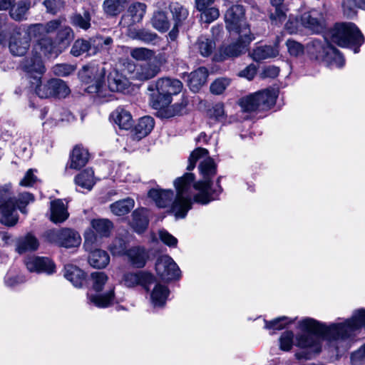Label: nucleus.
Listing matches in <instances>:
<instances>
[{
  "label": "nucleus",
  "instance_id": "obj_1",
  "mask_svg": "<svg viewBox=\"0 0 365 365\" xmlns=\"http://www.w3.org/2000/svg\"><path fill=\"white\" fill-rule=\"evenodd\" d=\"M209 152L203 148H197L190 155L188 158L187 170H192L197 160L206 157L199 165L200 173L202 179L194 182L195 175L192 173H185L183 176L174 181L176 189V197L173 202L171 210L177 218H184L187 212L192 208V192L193 187L199 192L194 195L195 202L207 205L212 200L217 199L222 189L220 185L219 177L215 186L213 187L212 178L217 173V165L214 160L208 156Z\"/></svg>",
  "mask_w": 365,
  "mask_h": 365
},
{
  "label": "nucleus",
  "instance_id": "obj_2",
  "mask_svg": "<svg viewBox=\"0 0 365 365\" xmlns=\"http://www.w3.org/2000/svg\"><path fill=\"white\" fill-rule=\"evenodd\" d=\"M361 327H365V309L354 312L350 319L344 322L333 323L329 326L312 318H304L299 322L298 328L302 331L296 336L295 345L301 349H311L315 352L321 350V340L325 339L336 351L341 341L350 338Z\"/></svg>",
  "mask_w": 365,
  "mask_h": 365
},
{
  "label": "nucleus",
  "instance_id": "obj_3",
  "mask_svg": "<svg viewBox=\"0 0 365 365\" xmlns=\"http://www.w3.org/2000/svg\"><path fill=\"white\" fill-rule=\"evenodd\" d=\"M182 88L180 81L170 78H159L148 86L149 103L153 108L160 110L166 108L172 102V96L178 94Z\"/></svg>",
  "mask_w": 365,
  "mask_h": 365
},
{
  "label": "nucleus",
  "instance_id": "obj_4",
  "mask_svg": "<svg viewBox=\"0 0 365 365\" xmlns=\"http://www.w3.org/2000/svg\"><path fill=\"white\" fill-rule=\"evenodd\" d=\"M305 49L311 58L323 61L329 66L341 68L344 65L345 60L342 54L325 38L311 39Z\"/></svg>",
  "mask_w": 365,
  "mask_h": 365
},
{
  "label": "nucleus",
  "instance_id": "obj_5",
  "mask_svg": "<svg viewBox=\"0 0 365 365\" xmlns=\"http://www.w3.org/2000/svg\"><path fill=\"white\" fill-rule=\"evenodd\" d=\"M34 200V195L30 192H22L16 199L11 197L8 188L4 191V201L0 204L1 222L7 226H14L18 221L16 208L22 213L26 214V207Z\"/></svg>",
  "mask_w": 365,
  "mask_h": 365
},
{
  "label": "nucleus",
  "instance_id": "obj_6",
  "mask_svg": "<svg viewBox=\"0 0 365 365\" xmlns=\"http://www.w3.org/2000/svg\"><path fill=\"white\" fill-rule=\"evenodd\" d=\"M331 41L341 47H353L354 53L359 52L364 38L356 26L352 23L336 24L331 33Z\"/></svg>",
  "mask_w": 365,
  "mask_h": 365
},
{
  "label": "nucleus",
  "instance_id": "obj_7",
  "mask_svg": "<svg viewBox=\"0 0 365 365\" xmlns=\"http://www.w3.org/2000/svg\"><path fill=\"white\" fill-rule=\"evenodd\" d=\"M277 96V90L267 88L242 98L239 105L244 112L265 110L275 104Z\"/></svg>",
  "mask_w": 365,
  "mask_h": 365
},
{
  "label": "nucleus",
  "instance_id": "obj_8",
  "mask_svg": "<svg viewBox=\"0 0 365 365\" xmlns=\"http://www.w3.org/2000/svg\"><path fill=\"white\" fill-rule=\"evenodd\" d=\"M106 75L105 68L102 66L90 64L85 66L80 73L81 81L89 86L86 91L91 93L100 92Z\"/></svg>",
  "mask_w": 365,
  "mask_h": 365
},
{
  "label": "nucleus",
  "instance_id": "obj_9",
  "mask_svg": "<svg viewBox=\"0 0 365 365\" xmlns=\"http://www.w3.org/2000/svg\"><path fill=\"white\" fill-rule=\"evenodd\" d=\"M91 225L93 230L86 231L84 234L86 249L92 245H98L99 238L109 237L113 227V222L105 218L93 219Z\"/></svg>",
  "mask_w": 365,
  "mask_h": 365
},
{
  "label": "nucleus",
  "instance_id": "obj_10",
  "mask_svg": "<svg viewBox=\"0 0 365 365\" xmlns=\"http://www.w3.org/2000/svg\"><path fill=\"white\" fill-rule=\"evenodd\" d=\"M245 10L243 6L240 4L232 5L225 14L226 28L230 31H234L238 34H251L250 29L245 23Z\"/></svg>",
  "mask_w": 365,
  "mask_h": 365
},
{
  "label": "nucleus",
  "instance_id": "obj_11",
  "mask_svg": "<svg viewBox=\"0 0 365 365\" xmlns=\"http://www.w3.org/2000/svg\"><path fill=\"white\" fill-rule=\"evenodd\" d=\"M36 93L41 98H47L50 97L65 98L69 93L70 89L66 83L57 78H53L45 83L41 81L36 83Z\"/></svg>",
  "mask_w": 365,
  "mask_h": 365
},
{
  "label": "nucleus",
  "instance_id": "obj_12",
  "mask_svg": "<svg viewBox=\"0 0 365 365\" xmlns=\"http://www.w3.org/2000/svg\"><path fill=\"white\" fill-rule=\"evenodd\" d=\"M254 39L253 35L245 32L239 34L237 41L220 48L215 60L222 61L227 58L238 57L244 53L249 43Z\"/></svg>",
  "mask_w": 365,
  "mask_h": 365
},
{
  "label": "nucleus",
  "instance_id": "obj_13",
  "mask_svg": "<svg viewBox=\"0 0 365 365\" xmlns=\"http://www.w3.org/2000/svg\"><path fill=\"white\" fill-rule=\"evenodd\" d=\"M46 237L51 242L66 248L77 247L81 241L79 234L69 228L49 230Z\"/></svg>",
  "mask_w": 365,
  "mask_h": 365
},
{
  "label": "nucleus",
  "instance_id": "obj_14",
  "mask_svg": "<svg viewBox=\"0 0 365 365\" xmlns=\"http://www.w3.org/2000/svg\"><path fill=\"white\" fill-rule=\"evenodd\" d=\"M155 270L163 281L178 279L180 277V270L178 264L168 255L161 256L157 259Z\"/></svg>",
  "mask_w": 365,
  "mask_h": 365
},
{
  "label": "nucleus",
  "instance_id": "obj_15",
  "mask_svg": "<svg viewBox=\"0 0 365 365\" xmlns=\"http://www.w3.org/2000/svg\"><path fill=\"white\" fill-rule=\"evenodd\" d=\"M301 24L303 28L313 34H320L327 28L324 14L318 9H311L301 15Z\"/></svg>",
  "mask_w": 365,
  "mask_h": 365
},
{
  "label": "nucleus",
  "instance_id": "obj_16",
  "mask_svg": "<svg viewBox=\"0 0 365 365\" xmlns=\"http://www.w3.org/2000/svg\"><path fill=\"white\" fill-rule=\"evenodd\" d=\"M155 282V277L146 272H126L123 274L121 283L128 288L138 285L142 286L146 291L149 290L150 285Z\"/></svg>",
  "mask_w": 365,
  "mask_h": 365
},
{
  "label": "nucleus",
  "instance_id": "obj_17",
  "mask_svg": "<svg viewBox=\"0 0 365 365\" xmlns=\"http://www.w3.org/2000/svg\"><path fill=\"white\" fill-rule=\"evenodd\" d=\"M216 0H195V8L200 12L201 22L210 24L220 16V10L215 6Z\"/></svg>",
  "mask_w": 365,
  "mask_h": 365
},
{
  "label": "nucleus",
  "instance_id": "obj_18",
  "mask_svg": "<svg viewBox=\"0 0 365 365\" xmlns=\"http://www.w3.org/2000/svg\"><path fill=\"white\" fill-rule=\"evenodd\" d=\"M22 69L33 76L35 82H31L33 84L38 83L41 81V75L45 72V66L41 60L40 55L33 53V56L26 58L21 63Z\"/></svg>",
  "mask_w": 365,
  "mask_h": 365
},
{
  "label": "nucleus",
  "instance_id": "obj_19",
  "mask_svg": "<svg viewBox=\"0 0 365 365\" xmlns=\"http://www.w3.org/2000/svg\"><path fill=\"white\" fill-rule=\"evenodd\" d=\"M25 264L29 272H45L51 274L55 272V265L48 257H29L25 259Z\"/></svg>",
  "mask_w": 365,
  "mask_h": 365
},
{
  "label": "nucleus",
  "instance_id": "obj_20",
  "mask_svg": "<svg viewBox=\"0 0 365 365\" xmlns=\"http://www.w3.org/2000/svg\"><path fill=\"white\" fill-rule=\"evenodd\" d=\"M30 47L28 35L16 32L14 34L9 41V50L14 56H22Z\"/></svg>",
  "mask_w": 365,
  "mask_h": 365
},
{
  "label": "nucleus",
  "instance_id": "obj_21",
  "mask_svg": "<svg viewBox=\"0 0 365 365\" xmlns=\"http://www.w3.org/2000/svg\"><path fill=\"white\" fill-rule=\"evenodd\" d=\"M33 53H36L37 55L44 56H57L59 50L57 48L56 43L49 37H43L38 40L36 44L34 47Z\"/></svg>",
  "mask_w": 365,
  "mask_h": 365
},
{
  "label": "nucleus",
  "instance_id": "obj_22",
  "mask_svg": "<svg viewBox=\"0 0 365 365\" xmlns=\"http://www.w3.org/2000/svg\"><path fill=\"white\" fill-rule=\"evenodd\" d=\"M160 71V66L154 62H147L137 66L135 78L139 81H148L155 77Z\"/></svg>",
  "mask_w": 365,
  "mask_h": 365
},
{
  "label": "nucleus",
  "instance_id": "obj_23",
  "mask_svg": "<svg viewBox=\"0 0 365 365\" xmlns=\"http://www.w3.org/2000/svg\"><path fill=\"white\" fill-rule=\"evenodd\" d=\"M95 246L92 245L88 249H86L90 252L88 262L94 268L103 269L108 264L110 257L107 252L104 250L100 249L93 250Z\"/></svg>",
  "mask_w": 365,
  "mask_h": 365
},
{
  "label": "nucleus",
  "instance_id": "obj_24",
  "mask_svg": "<svg viewBox=\"0 0 365 365\" xmlns=\"http://www.w3.org/2000/svg\"><path fill=\"white\" fill-rule=\"evenodd\" d=\"M148 195L158 207L163 208L170 205L174 197V192L171 190L153 188L149 190Z\"/></svg>",
  "mask_w": 365,
  "mask_h": 365
},
{
  "label": "nucleus",
  "instance_id": "obj_25",
  "mask_svg": "<svg viewBox=\"0 0 365 365\" xmlns=\"http://www.w3.org/2000/svg\"><path fill=\"white\" fill-rule=\"evenodd\" d=\"M129 86V80L116 71L110 73L108 76V86L112 92H124Z\"/></svg>",
  "mask_w": 365,
  "mask_h": 365
},
{
  "label": "nucleus",
  "instance_id": "obj_26",
  "mask_svg": "<svg viewBox=\"0 0 365 365\" xmlns=\"http://www.w3.org/2000/svg\"><path fill=\"white\" fill-rule=\"evenodd\" d=\"M67 207L62 200L57 199L51 202V220L54 223H61L68 217Z\"/></svg>",
  "mask_w": 365,
  "mask_h": 365
},
{
  "label": "nucleus",
  "instance_id": "obj_27",
  "mask_svg": "<svg viewBox=\"0 0 365 365\" xmlns=\"http://www.w3.org/2000/svg\"><path fill=\"white\" fill-rule=\"evenodd\" d=\"M64 277L70 281L74 287L78 288L83 286L86 279L84 272L73 264H66L65 266Z\"/></svg>",
  "mask_w": 365,
  "mask_h": 365
},
{
  "label": "nucleus",
  "instance_id": "obj_28",
  "mask_svg": "<svg viewBox=\"0 0 365 365\" xmlns=\"http://www.w3.org/2000/svg\"><path fill=\"white\" fill-rule=\"evenodd\" d=\"M207 70L205 67H200L191 72L189 76L188 85L190 90L196 93L207 81Z\"/></svg>",
  "mask_w": 365,
  "mask_h": 365
},
{
  "label": "nucleus",
  "instance_id": "obj_29",
  "mask_svg": "<svg viewBox=\"0 0 365 365\" xmlns=\"http://www.w3.org/2000/svg\"><path fill=\"white\" fill-rule=\"evenodd\" d=\"M88 152L87 150L76 145L72 151L70 156V168L73 169H80L86 165L88 161Z\"/></svg>",
  "mask_w": 365,
  "mask_h": 365
},
{
  "label": "nucleus",
  "instance_id": "obj_30",
  "mask_svg": "<svg viewBox=\"0 0 365 365\" xmlns=\"http://www.w3.org/2000/svg\"><path fill=\"white\" fill-rule=\"evenodd\" d=\"M38 245V241L36 237L31 234H27L16 240V251L19 254L32 252L37 250Z\"/></svg>",
  "mask_w": 365,
  "mask_h": 365
},
{
  "label": "nucleus",
  "instance_id": "obj_31",
  "mask_svg": "<svg viewBox=\"0 0 365 365\" xmlns=\"http://www.w3.org/2000/svg\"><path fill=\"white\" fill-rule=\"evenodd\" d=\"M132 216V226L135 231L138 233L143 232L149 223L147 209H137L133 212Z\"/></svg>",
  "mask_w": 365,
  "mask_h": 365
},
{
  "label": "nucleus",
  "instance_id": "obj_32",
  "mask_svg": "<svg viewBox=\"0 0 365 365\" xmlns=\"http://www.w3.org/2000/svg\"><path fill=\"white\" fill-rule=\"evenodd\" d=\"M114 122L120 128L128 130L133 126V118L128 110L122 108H118L111 114Z\"/></svg>",
  "mask_w": 365,
  "mask_h": 365
},
{
  "label": "nucleus",
  "instance_id": "obj_33",
  "mask_svg": "<svg viewBox=\"0 0 365 365\" xmlns=\"http://www.w3.org/2000/svg\"><path fill=\"white\" fill-rule=\"evenodd\" d=\"M169 294L170 290L166 286L160 284H155L150 294V299L153 305L155 307H163L165 304Z\"/></svg>",
  "mask_w": 365,
  "mask_h": 365
},
{
  "label": "nucleus",
  "instance_id": "obj_34",
  "mask_svg": "<svg viewBox=\"0 0 365 365\" xmlns=\"http://www.w3.org/2000/svg\"><path fill=\"white\" fill-rule=\"evenodd\" d=\"M154 119L152 117L140 118L134 128L135 138L140 140L148 135L154 128Z\"/></svg>",
  "mask_w": 365,
  "mask_h": 365
},
{
  "label": "nucleus",
  "instance_id": "obj_35",
  "mask_svg": "<svg viewBox=\"0 0 365 365\" xmlns=\"http://www.w3.org/2000/svg\"><path fill=\"white\" fill-rule=\"evenodd\" d=\"M125 255L133 267L141 268L145 264L146 253L143 248L139 247H132L127 250Z\"/></svg>",
  "mask_w": 365,
  "mask_h": 365
},
{
  "label": "nucleus",
  "instance_id": "obj_36",
  "mask_svg": "<svg viewBox=\"0 0 365 365\" xmlns=\"http://www.w3.org/2000/svg\"><path fill=\"white\" fill-rule=\"evenodd\" d=\"M74 181L81 188L91 190L96 183L94 171L92 168H86L75 177Z\"/></svg>",
  "mask_w": 365,
  "mask_h": 365
},
{
  "label": "nucleus",
  "instance_id": "obj_37",
  "mask_svg": "<svg viewBox=\"0 0 365 365\" xmlns=\"http://www.w3.org/2000/svg\"><path fill=\"white\" fill-rule=\"evenodd\" d=\"M169 9L176 26H181L189 15L188 9L178 2H171Z\"/></svg>",
  "mask_w": 365,
  "mask_h": 365
},
{
  "label": "nucleus",
  "instance_id": "obj_38",
  "mask_svg": "<svg viewBox=\"0 0 365 365\" xmlns=\"http://www.w3.org/2000/svg\"><path fill=\"white\" fill-rule=\"evenodd\" d=\"M279 53L277 47L272 46H259L253 49L251 56L255 61H260L269 58L276 57Z\"/></svg>",
  "mask_w": 365,
  "mask_h": 365
},
{
  "label": "nucleus",
  "instance_id": "obj_39",
  "mask_svg": "<svg viewBox=\"0 0 365 365\" xmlns=\"http://www.w3.org/2000/svg\"><path fill=\"white\" fill-rule=\"evenodd\" d=\"M128 35L132 39L138 40L145 43H155L159 38L155 33L146 29H130Z\"/></svg>",
  "mask_w": 365,
  "mask_h": 365
},
{
  "label": "nucleus",
  "instance_id": "obj_40",
  "mask_svg": "<svg viewBox=\"0 0 365 365\" xmlns=\"http://www.w3.org/2000/svg\"><path fill=\"white\" fill-rule=\"evenodd\" d=\"M89 302L99 308H105L111 304L114 299V287H110L109 290L103 294H88Z\"/></svg>",
  "mask_w": 365,
  "mask_h": 365
},
{
  "label": "nucleus",
  "instance_id": "obj_41",
  "mask_svg": "<svg viewBox=\"0 0 365 365\" xmlns=\"http://www.w3.org/2000/svg\"><path fill=\"white\" fill-rule=\"evenodd\" d=\"M31 8L30 0H21L14 5L10 11V16L15 21H23L26 19L28 11Z\"/></svg>",
  "mask_w": 365,
  "mask_h": 365
},
{
  "label": "nucleus",
  "instance_id": "obj_42",
  "mask_svg": "<svg viewBox=\"0 0 365 365\" xmlns=\"http://www.w3.org/2000/svg\"><path fill=\"white\" fill-rule=\"evenodd\" d=\"M134 205V200L127 197L110 204V210L115 215L123 216L128 214L133 208Z\"/></svg>",
  "mask_w": 365,
  "mask_h": 365
},
{
  "label": "nucleus",
  "instance_id": "obj_43",
  "mask_svg": "<svg viewBox=\"0 0 365 365\" xmlns=\"http://www.w3.org/2000/svg\"><path fill=\"white\" fill-rule=\"evenodd\" d=\"M128 0H105L103 3L104 12L110 16H115L121 13L126 4Z\"/></svg>",
  "mask_w": 365,
  "mask_h": 365
},
{
  "label": "nucleus",
  "instance_id": "obj_44",
  "mask_svg": "<svg viewBox=\"0 0 365 365\" xmlns=\"http://www.w3.org/2000/svg\"><path fill=\"white\" fill-rule=\"evenodd\" d=\"M93 51L91 54H96L103 50L108 51L113 43V39L110 36L97 35L91 38Z\"/></svg>",
  "mask_w": 365,
  "mask_h": 365
},
{
  "label": "nucleus",
  "instance_id": "obj_45",
  "mask_svg": "<svg viewBox=\"0 0 365 365\" xmlns=\"http://www.w3.org/2000/svg\"><path fill=\"white\" fill-rule=\"evenodd\" d=\"M195 45L199 53L204 57L210 56L215 48L214 40L205 36H200Z\"/></svg>",
  "mask_w": 365,
  "mask_h": 365
},
{
  "label": "nucleus",
  "instance_id": "obj_46",
  "mask_svg": "<svg viewBox=\"0 0 365 365\" xmlns=\"http://www.w3.org/2000/svg\"><path fill=\"white\" fill-rule=\"evenodd\" d=\"M146 11V5L143 3L135 2L132 4L128 9V15L130 16L131 23L140 22Z\"/></svg>",
  "mask_w": 365,
  "mask_h": 365
},
{
  "label": "nucleus",
  "instance_id": "obj_47",
  "mask_svg": "<svg viewBox=\"0 0 365 365\" xmlns=\"http://www.w3.org/2000/svg\"><path fill=\"white\" fill-rule=\"evenodd\" d=\"M152 26L160 32L167 31L170 28V21L163 11L155 12L151 19Z\"/></svg>",
  "mask_w": 365,
  "mask_h": 365
},
{
  "label": "nucleus",
  "instance_id": "obj_48",
  "mask_svg": "<svg viewBox=\"0 0 365 365\" xmlns=\"http://www.w3.org/2000/svg\"><path fill=\"white\" fill-rule=\"evenodd\" d=\"M93 45L91 43V38L89 41L84 39L76 40L71 49V53L74 56H80L81 55L90 52L89 55L93 51Z\"/></svg>",
  "mask_w": 365,
  "mask_h": 365
},
{
  "label": "nucleus",
  "instance_id": "obj_49",
  "mask_svg": "<svg viewBox=\"0 0 365 365\" xmlns=\"http://www.w3.org/2000/svg\"><path fill=\"white\" fill-rule=\"evenodd\" d=\"M91 14L88 11L83 12V14H75L71 17V22L73 26L88 30L91 27Z\"/></svg>",
  "mask_w": 365,
  "mask_h": 365
},
{
  "label": "nucleus",
  "instance_id": "obj_50",
  "mask_svg": "<svg viewBox=\"0 0 365 365\" xmlns=\"http://www.w3.org/2000/svg\"><path fill=\"white\" fill-rule=\"evenodd\" d=\"M284 0H270L272 6L274 8V11H271L269 18L277 24L284 21L286 14L283 6Z\"/></svg>",
  "mask_w": 365,
  "mask_h": 365
},
{
  "label": "nucleus",
  "instance_id": "obj_51",
  "mask_svg": "<svg viewBox=\"0 0 365 365\" xmlns=\"http://www.w3.org/2000/svg\"><path fill=\"white\" fill-rule=\"evenodd\" d=\"M342 6L344 15L351 18L355 16L357 8L365 9V0H344Z\"/></svg>",
  "mask_w": 365,
  "mask_h": 365
},
{
  "label": "nucleus",
  "instance_id": "obj_52",
  "mask_svg": "<svg viewBox=\"0 0 365 365\" xmlns=\"http://www.w3.org/2000/svg\"><path fill=\"white\" fill-rule=\"evenodd\" d=\"M130 56L136 61H147L155 56V51L143 47L135 48L130 51Z\"/></svg>",
  "mask_w": 365,
  "mask_h": 365
},
{
  "label": "nucleus",
  "instance_id": "obj_53",
  "mask_svg": "<svg viewBox=\"0 0 365 365\" xmlns=\"http://www.w3.org/2000/svg\"><path fill=\"white\" fill-rule=\"evenodd\" d=\"M91 277L93 281L92 287L97 292L102 290L103 285L108 279V276L103 272H94Z\"/></svg>",
  "mask_w": 365,
  "mask_h": 365
},
{
  "label": "nucleus",
  "instance_id": "obj_54",
  "mask_svg": "<svg viewBox=\"0 0 365 365\" xmlns=\"http://www.w3.org/2000/svg\"><path fill=\"white\" fill-rule=\"evenodd\" d=\"M113 255L122 256L126 254V242L122 238H115L109 246Z\"/></svg>",
  "mask_w": 365,
  "mask_h": 365
},
{
  "label": "nucleus",
  "instance_id": "obj_55",
  "mask_svg": "<svg viewBox=\"0 0 365 365\" xmlns=\"http://www.w3.org/2000/svg\"><path fill=\"white\" fill-rule=\"evenodd\" d=\"M24 35H28L29 41L31 38H41L46 35L45 30L43 29V24H36L30 25L27 31L24 33Z\"/></svg>",
  "mask_w": 365,
  "mask_h": 365
},
{
  "label": "nucleus",
  "instance_id": "obj_56",
  "mask_svg": "<svg viewBox=\"0 0 365 365\" xmlns=\"http://www.w3.org/2000/svg\"><path fill=\"white\" fill-rule=\"evenodd\" d=\"M294 333L292 331L283 332L279 338V348L282 351H288L293 346Z\"/></svg>",
  "mask_w": 365,
  "mask_h": 365
},
{
  "label": "nucleus",
  "instance_id": "obj_57",
  "mask_svg": "<svg viewBox=\"0 0 365 365\" xmlns=\"http://www.w3.org/2000/svg\"><path fill=\"white\" fill-rule=\"evenodd\" d=\"M292 322V321L289 320L287 317H282L269 322H265V328L273 330H281L284 329L287 324Z\"/></svg>",
  "mask_w": 365,
  "mask_h": 365
},
{
  "label": "nucleus",
  "instance_id": "obj_58",
  "mask_svg": "<svg viewBox=\"0 0 365 365\" xmlns=\"http://www.w3.org/2000/svg\"><path fill=\"white\" fill-rule=\"evenodd\" d=\"M230 83V81L228 78H217L211 84L210 91L213 94L220 95L224 92Z\"/></svg>",
  "mask_w": 365,
  "mask_h": 365
},
{
  "label": "nucleus",
  "instance_id": "obj_59",
  "mask_svg": "<svg viewBox=\"0 0 365 365\" xmlns=\"http://www.w3.org/2000/svg\"><path fill=\"white\" fill-rule=\"evenodd\" d=\"M286 46L289 53L292 56H299L304 53V46L294 40L288 39L286 42Z\"/></svg>",
  "mask_w": 365,
  "mask_h": 365
},
{
  "label": "nucleus",
  "instance_id": "obj_60",
  "mask_svg": "<svg viewBox=\"0 0 365 365\" xmlns=\"http://www.w3.org/2000/svg\"><path fill=\"white\" fill-rule=\"evenodd\" d=\"M43 4L48 13L56 14L64 7L65 2L63 0H45Z\"/></svg>",
  "mask_w": 365,
  "mask_h": 365
},
{
  "label": "nucleus",
  "instance_id": "obj_61",
  "mask_svg": "<svg viewBox=\"0 0 365 365\" xmlns=\"http://www.w3.org/2000/svg\"><path fill=\"white\" fill-rule=\"evenodd\" d=\"M57 38L61 43L68 44L73 38V32L69 26H61L58 31Z\"/></svg>",
  "mask_w": 365,
  "mask_h": 365
},
{
  "label": "nucleus",
  "instance_id": "obj_62",
  "mask_svg": "<svg viewBox=\"0 0 365 365\" xmlns=\"http://www.w3.org/2000/svg\"><path fill=\"white\" fill-rule=\"evenodd\" d=\"M302 28H303V26L301 24V17L299 19L297 17H290L287 22L285 24V29L289 34H296L301 31Z\"/></svg>",
  "mask_w": 365,
  "mask_h": 365
},
{
  "label": "nucleus",
  "instance_id": "obj_63",
  "mask_svg": "<svg viewBox=\"0 0 365 365\" xmlns=\"http://www.w3.org/2000/svg\"><path fill=\"white\" fill-rule=\"evenodd\" d=\"M34 169H29L26 173L25 175L20 181L19 185L23 187H31L37 181V177L34 175Z\"/></svg>",
  "mask_w": 365,
  "mask_h": 365
},
{
  "label": "nucleus",
  "instance_id": "obj_64",
  "mask_svg": "<svg viewBox=\"0 0 365 365\" xmlns=\"http://www.w3.org/2000/svg\"><path fill=\"white\" fill-rule=\"evenodd\" d=\"M351 360L353 365H359L365 362V344L351 354Z\"/></svg>",
  "mask_w": 365,
  "mask_h": 365
}]
</instances>
